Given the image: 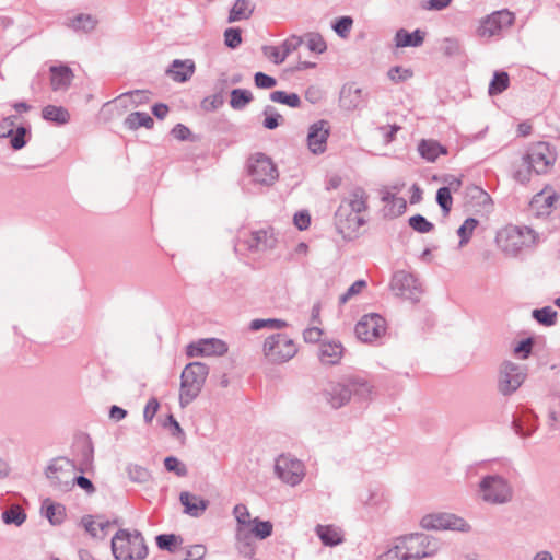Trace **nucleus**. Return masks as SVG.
<instances>
[{"mask_svg":"<svg viewBox=\"0 0 560 560\" xmlns=\"http://www.w3.org/2000/svg\"><path fill=\"white\" fill-rule=\"evenodd\" d=\"M345 348L340 341H322L317 357L324 365H336L343 355Z\"/></svg>","mask_w":560,"mask_h":560,"instance_id":"obj_23","label":"nucleus"},{"mask_svg":"<svg viewBox=\"0 0 560 560\" xmlns=\"http://www.w3.org/2000/svg\"><path fill=\"white\" fill-rule=\"evenodd\" d=\"M420 526L427 530H469L468 523L452 513L427 514L420 520Z\"/></svg>","mask_w":560,"mask_h":560,"instance_id":"obj_11","label":"nucleus"},{"mask_svg":"<svg viewBox=\"0 0 560 560\" xmlns=\"http://www.w3.org/2000/svg\"><path fill=\"white\" fill-rule=\"evenodd\" d=\"M229 350L228 343L219 338H205L187 346L186 354L194 357H221Z\"/></svg>","mask_w":560,"mask_h":560,"instance_id":"obj_16","label":"nucleus"},{"mask_svg":"<svg viewBox=\"0 0 560 560\" xmlns=\"http://www.w3.org/2000/svg\"><path fill=\"white\" fill-rule=\"evenodd\" d=\"M441 49L444 52V55L448 57H454L460 55L462 45L457 38L446 37L442 42Z\"/></svg>","mask_w":560,"mask_h":560,"instance_id":"obj_53","label":"nucleus"},{"mask_svg":"<svg viewBox=\"0 0 560 560\" xmlns=\"http://www.w3.org/2000/svg\"><path fill=\"white\" fill-rule=\"evenodd\" d=\"M254 11L249 0H236L229 14V22H236L248 19Z\"/></svg>","mask_w":560,"mask_h":560,"instance_id":"obj_33","label":"nucleus"},{"mask_svg":"<svg viewBox=\"0 0 560 560\" xmlns=\"http://www.w3.org/2000/svg\"><path fill=\"white\" fill-rule=\"evenodd\" d=\"M510 78L505 71H495L493 78L489 84V94L498 95L504 92L509 88Z\"/></svg>","mask_w":560,"mask_h":560,"instance_id":"obj_36","label":"nucleus"},{"mask_svg":"<svg viewBox=\"0 0 560 560\" xmlns=\"http://www.w3.org/2000/svg\"><path fill=\"white\" fill-rule=\"evenodd\" d=\"M247 173L255 184L271 186L279 176L276 164L264 153H256L247 161Z\"/></svg>","mask_w":560,"mask_h":560,"instance_id":"obj_9","label":"nucleus"},{"mask_svg":"<svg viewBox=\"0 0 560 560\" xmlns=\"http://www.w3.org/2000/svg\"><path fill=\"white\" fill-rule=\"evenodd\" d=\"M330 135V125L327 120H318L312 124L307 132V147L313 154H322L326 151L327 140Z\"/></svg>","mask_w":560,"mask_h":560,"instance_id":"obj_19","label":"nucleus"},{"mask_svg":"<svg viewBox=\"0 0 560 560\" xmlns=\"http://www.w3.org/2000/svg\"><path fill=\"white\" fill-rule=\"evenodd\" d=\"M535 232L528 226L508 225L495 237L498 247L508 256H516L535 243Z\"/></svg>","mask_w":560,"mask_h":560,"instance_id":"obj_6","label":"nucleus"},{"mask_svg":"<svg viewBox=\"0 0 560 560\" xmlns=\"http://www.w3.org/2000/svg\"><path fill=\"white\" fill-rule=\"evenodd\" d=\"M30 137V128H26L24 126L18 127L15 130L12 131L11 137H9L11 148L15 151L23 149L28 141L27 138Z\"/></svg>","mask_w":560,"mask_h":560,"instance_id":"obj_40","label":"nucleus"},{"mask_svg":"<svg viewBox=\"0 0 560 560\" xmlns=\"http://www.w3.org/2000/svg\"><path fill=\"white\" fill-rule=\"evenodd\" d=\"M223 105V97L221 94L207 96L201 102V108L206 112H214Z\"/></svg>","mask_w":560,"mask_h":560,"instance_id":"obj_59","label":"nucleus"},{"mask_svg":"<svg viewBox=\"0 0 560 560\" xmlns=\"http://www.w3.org/2000/svg\"><path fill=\"white\" fill-rule=\"evenodd\" d=\"M354 331L363 342H372L385 334L386 322L378 314H366L357 323Z\"/></svg>","mask_w":560,"mask_h":560,"instance_id":"obj_15","label":"nucleus"},{"mask_svg":"<svg viewBox=\"0 0 560 560\" xmlns=\"http://www.w3.org/2000/svg\"><path fill=\"white\" fill-rule=\"evenodd\" d=\"M255 536L250 527L235 528V548L237 552L247 559H253L256 555Z\"/></svg>","mask_w":560,"mask_h":560,"instance_id":"obj_21","label":"nucleus"},{"mask_svg":"<svg viewBox=\"0 0 560 560\" xmlns=\"http://www.w3.org/2000/svg\"><path fill=\"white\" fill-rule=\"evenodd\" d=\"M373 386L363 377L358 375H345L339 381H330L323 389V397L326 402L335 408L347 405L354 396L360 400L371 397Z\"/></svg>","mask_w":560,"mask_h":560,"instance_id":"obj_2","label":"nucleus"},{"mask_svg":"<svg viewBox=\"0 0 560 560\" xmlns=\"http://www.w3.org/2000/svg\"><path fill=\"white\" fill-rule=\"evenodd\" d=\"M418 151L429 162H434L441 154L447 153L446 148L435 140H421Z\"/></svg>","mask_w":560,"mask_h":560,"instance_id":"obj_30","label":"nucleus"},{"mask_svg":"<svg viewBox=\"0 0 560 560\" xmlns=\"http://www.w3.org/2000/svg\"><path fill=\"white\" fill-rule=\"evenodd\" d=\"M233 515L236 520V527H250L253 520L246 505L236 504L233 509Z\"/></svg>","mask_w":560,"mask_h":560,"instance_id":"obj_47","label":"nucleus"},{"mask_svg":"<svg viewBox=\"0 0 560 560\" xmlns=\"http://www.w3.org/2000/svg\"><path fill=\"white\" fill-rule=\"evenodd\" d=\"M195 62L191 59H175L168 69L166 70V73L175 81L179 83H184L188 81L192 74L195 73Z\"/></svg>","mask_w":560,"mask_h":560,"instance_id":"obj_25","label":"nucleus"},{"mask_svg":"<svg viewBox=\"0 0 560 560\" xmlns=\"http://www.w3.org/2000/svg\"><path fill=\"white\" fill-rule=\"evenodd\" d=\"M363 102L362 90L353 82L342 85L339 93V106L348 112L358 109Z\"/></svg>","mask_w":560,"mask_h":560,"instance_id":"obj_22","label":"nucleus"},{"mask_svg":"<svg viewBox=\"0 0 560 560\" xmlns=\"http://www.w3.org/2000/svg\"><path fill=\"white\" fill-rule=\"evenodd\" d=\"M534 341L532 338H527L518 342L514 348V353L520 355L521 359H527L532 352Z\"/></svg>","mask_w":560,"mask_h":560,"instance_id":"obj_63","label":"nucleus"},{"mask_svg":"<svg viewBox=\"0 0 560 560\" xmlns=\"http://www.w3.org/2000/svg\"><path fill=\"white\" fill-rule=\"evenodd\" d=\"M262 113L265 115L262 125L266 129L273 130L283 122V117L271 105H267Z\"/></svg>","mask_w":560,"mask_h":560,"instance_id":"obj_43","label":"nucleus"},{"mask_svg":"<svg viewBox=\"0 0 560 560\" xmlns=\"http://www.w3.org/2000/svg\"><path fill=\"white\" fill-rule=\"evenodd\" d=\"M272 524L269 521H260L258 517L253 518L250 530L257 539H266L272 534Z\"/></svg>","mask_w":560,"mask_h":560,"instance_id":"obj_44","label":"nucleus"},{"mask_svg":"<svg viewBox=\"0 0 560 560\" xmlns=\"http://www.w3.org/2000/svg\"><path fill=\"white\" fill-rule=\"evenodd\" d=\"M556 162V153L547 142H537L530 145L523 156V167L515 171L514 178L525 184L529 180L532 172L537 175L545 174Z\"/></svg>","mask_w":560,"mask_h":560,"instance_id":"obj_3","label":"nucleus"},{"mask_svg":"<svg viewBox=\"0 0 560 560\" xmlns=\"http://www.w3.org/2000/svg\"><path fill=\"white\" fill-rule=\"evenodd\" d=\"M45 516L52 525H60L66 517V509L60 503H48L45 505Z\"/></svg>","mask_w":560,"mask_h":560,"instance_id":"obj_39","label":"nucleus"},{"mask_svg":"<svg viewBox=\"0 0 560 560\" xmlns=\"http://www.w3.org/2000/svg\"><path fill=\"white\" fill-rule=\"evenodd\" d=\"M209 368L202 362L188 363L180 375V394L179 404L182 407L188 406L192 400L197 398L201 392Z\"/></svg>","mask_w":560,"mask_h":560,"instance_id":"obj_7","label":"nucleus"},{"mask_svg":"<svg viewBox=\"0 0 560 560\" xmlns=\"http://www.w3.org/2000/svg\"><path fill=\"white\" fill-rule=\"evenodd\" d=\"M264 355L271 363H284L298 352L294 341L284 334H273L264 342Z\"/></svg>","mask_w":560,"mask_h":560,"instance_id":"obj_8","label":"nucleus"},{"mask_svg":"<svg viewBox=\"0 0 560 560\" xmlns=\"http://www.w3.org/2000/svg\"><path fill=\"white\" fill-rule=\"evenodd\" d=\"M364 223L365 220L359 213L347 210L346 206H339L335 212L336 229L343 237H350Z\"/></svg>","mask_w":560,"mask_h":560,"instance_id":"obj_17","label":"nucleus"},{"mask_svg":"<svg viewBox=\"0 0 560 560\" xmlns=\"http://www.w3.org/2000/svg\"><path fill=\"white\" fill-rule=\"evenodd\" d=\"M155 541L161 550L174 552L176 547L183 542V538L175 534H161L155 537Z\"/></svg>","mask_w":560,"mask_h":560,"instance_id":"obj_38","label":"nucleus"},{"mask_svg":"<svg viewBox=\"0 0 560 560\" xmlns=\"http://www.w3.org/2000/svg\"><path fill=\"white\" fill-rule=\"evenodd\" d=\"M388 78L398 83L408 80L412 77V71L409 69H405L402 67L396 66L389 69L388 71Z\"/></svg>","mask_w":560,"mask_h":560,"instance_id":"obj_58","label":"nucleus"},{"mask_svg":"<svg viewBox=\"0 0 560 560\" xmlns=\"http://www.w3.org/2000/svg\"><path fill=\"white\" fill-rule=\"evenodd\" d=\"M436 202L441 207L444 215H448L453 203V198L448 187L444 186L438 189Z\"/></svg>","mask_w":560,"mask_h":560,"instance_id":"obj_48","label":"nucleus"},{"mask_svg":"<svg viewBox=\"0 0 560 560\" xmlns=\"http://www.w3.org/2000/svg\"><path fill=\"white\" fill-rule=\"evenodd\" d=\"M315 533L323 542L328 547H334L343 541L342 532L334 525H320L315 527Z\"/></svg>","mask_w":560,"mask_h":560,"instance_id":"obj_29","label":"nucleus"},{"mask_svg":"<svg viewBox=\"0 0 560 560\" xmlns=\"http://www.w3.org/2000/svg\"><path fill=\"white\" fill-rule=\"evenodd\" d=\"M533 317L541 325L552 326L556 323L557 311L551 306H545L542 308H536L533 311Z\"/></svg>","mask_w":560,"mask_h":560,"instance_id":"obj_41","label":"nucleus"},{"mask_svg":"<svg viewBox=\"0 0 560 560\" xmlns=\"http://www.w3.org/2000/svg\"><path fill=\"white\" fill-rule=\"evenodd\" d=\"M526 374L521 365L504 361L499 370L498 390L503 396H510L522 386Z\"/></svg>","mask_w":560,"mask_h":560,"instance_id":"obj_12","label":"nucleus"},{"mask_svg":"<svg viewBox=\"0 0 560 560\" xmlns=\"http://www.w3.org/2000/svg\"><path fill=\"white\" fill-rule=\"evenodd\" d=\"M478 494L485 503L504 505L513 500L514 487L508 477L492 472L480 478Z\"/></svg>","mask_w":560,"mask_h":560,"instance_id":"obj_4","label":"nucleus"},{"mask_svg":"<svg viewBox=\"0 0 560 560\" xmlns=\"http://www.w3.org/2000/svg\"><path fill=\"white\" fill-rule=\"evenodd\" d=\"M407 209V202L402 197H396L394 201L385 206V215L396 218L401 215Z\"/></svg>","mask_w":560,"mask_h":560,"instance_id":"obj_52","label":"nucleus"},{"mask_svg":"<svg viewBox=\"0 0 560 560\" xmlns=\"http://www.w3.org/2000/svg\"><path fill=\"white\" fill-rule=\"evenodd\" d=\"M242 43L240 28L230 27L224 31V44L232 49L237 48Z\"/></svg>","mask_w":560,"mask_h":560,"instance_id":"obj_55","label":"nucleus"},{"mask_svg":"<svg viewBox=\"0 0 560 560\" xmlns=\"http://www.w3.org/2000/svg\"><path fill=\"white\" fill-rule=\"evenodd\" d=\"M368 194L362 187H354L339 206H346L347 210L361 214L368 209Z\"/></svg>","mask_w":560,"mask_h":560,"instance_id":"obj_26","label":"nucleus"},{"mask_svg":"<svg viewBox=\"0 0 560 560\" xmlns=\"http://www.w3.org/2000/svg\"><path fill=\"white\" fill-rule=\"evenodd\" d=\"M440 548L438 538L424 533H412L397 537L393 547L381 553L377 560H422L434 557Z\"/></svg>","mask_w":560,"mask_h":560,"instance_id":"obj_1","label":"nucleus"},{"mask_svg":"<svg viewBox=\"0 0 560 560\" xmlns=\"http://www.w3.org/2000/svg\"><path fill=\"white\" fill-rule=\"evenodd\" d=\"M514 20V13L509 10L495 11L481 21L478 27V35L488 38L500 35L504 30L513 25Z\"/></svg>","mask_w":560,"mask_h":560,"instance_id":"obj_14","label":"nucleus"},{"mask_svg":"<svg viewBox=\"0 0 560 560\" xmlns=\"http://www.w3.org/2000/svg\"><path fill=\"white\" fill-rule=\"evenodd\" d=\"M16 119L18 117L15 115H11L0 121V138L11 137Z\"/></svg>","mask_w":560,"mask_h":560,"instance_id":"obj_62","label":"nucleus"},{"mask_svg":"<svg viewBox=\"0 0 560 560\" xmlns=\"http://www.w3.org/2000/svg\"><path fill=\"white\" fill-rule=\"evenodd\" d=\"M50 84L54 91H66L73 79V72L68 66L50 67Z\"/></svg>","mask_w":560,"mask_h":560,"instance_id":"obj_27","label":"nucleus"},{"mask_svg":"<svg viewBox=\"0 0 560 560\" xmlns=\"http://www.w3.org/2000/svg\"><path fill=\"white\" fill-rule=\"evenodd\" d=\"M288 324L285 320L277 319V318H268V319H254L249 324V328L253 331L260 330L262 328L269 329H281L287 327Z\"/></svg>","mask_w":560,"mask_h":560,"instance_id":"obj_45","label":"nucleus"},{"mask_svg":"<svg viewBox=\"0 0 560 560\" xmlns=\"http://www.w3.org/2000/svg\"><path fill=\"white\" fill-rule=\"evenodd\" d=\"M207 549L203 545H194L186 550L184 560H202L206 556Z\"/></svg>","mask_w":560,"mask_h":560,"instance_id":"obj_64","label":"nucleus"},{"mask_svg":"<svg viewBox=\"0 0 560 560\" xmlns=\"http://www.w3.org/2000/svg\"><path fill=\"white\" fill-rule=\"evenodd\" d=\"M255 85L259 89H271L277 85V80L264 72H256L254 75Z\"/></svg>","mask_w":560,"mask_h":560,"instance_id":"obj_60","label":"nucleus"},{"mask_svg":"<svg viewBox=\"0 0 560 560\" xmlns=\"http://www.w3.org/2000/svg\"><path fill=\"white\" fill-rule=\"evenodd\" d=\"M307 47L311 51L317 54L324 52L327 48L324 38L318 33H310L307 35Z\"/></svg>","mask_w":560,"mask_h":560,"instance_id":"obj_56","label":"nucleus"},{"mask_svg":"<svg viewBox=\"0 0 560 560\" xmlns=\"http://www.w3.org/2000/svg\"><path fill=\"white\" fill-rule=\"evenodd\" d=\"M390 289L397 296H401L411 302H418L422 294L421 284L417 278L405 271H396L390 281Z\"/></svg>","mask_w":560,"mask_h":560,"instance_id":"obj_13","label":"nucleus"},{"mask_svg":"<svg viewBox=\"0 0 560 560\" xmlns=\"http://www.w3.org/2000/svg\"><path fill=\"white\" fill-rule=\"evenodd\" d=\"M409 225L419 233H429L434 228V225L421 214L410 217Z\"/></svg>","mask_w":560,"mask_h":560,"instance_id":"obj_50","label":"nucleus"},{"mask_svg":"<svg viewBox=\"0 0 560 560\" xmlns=\"http://www.w3.org/2000/svg\"><path fill=\"white\" fill-rule=\"evenodd\" d=\"M275 472L284 483L294 487L305 477V466L302 460L282 454L276 459Z\"/></svg>","mask_w":560,"mask_h":560,"instance_id":"obj_10","label":"nucleus"},{"mask_svg":"<svg viewBox=\"0 0 560 560\" xmlns=\"http://www.w3.org/2000/svg\"><path fill=\"white\" fill-rule=\"evenodd\" d=\"M254 96L250 91L245 89H234L231 91L230 106L235 110L244 109Z\"/></svg>","mask_w":560,"mask_h":560,"instance_id":"obj_34","label":"nucleus"},{"mask_svg":"<svg viewBox=\"0 0 560 560\" xmlns=\"http://www.w3.org/2000/svg\"><path fill=\"white\" fill-rule=\"evenodd\" d=\"M179 501L184 506V512L192 517L201 516L209 506L208 500L188 491H183L179 494Z\"/></svg>","mask_w":560,"mask_h":560,"instance_id":"obj_24","label":"nucleus"},{"mask_svg":"<svg viewBox=\"0 0 560 560\" xmlns=\"http://www.w3.org/2000/svg\"><path fill=\"white\" fill-rule=\"evenodd\" d=\"M160 408V402L155 397H152L148 400L144 410H143V420L145 423H151L154 416L156 415Z\"/></svg>","mask_w":560,"mask_h":560,"instance_id":"obj_61","label":"nucleus"},{"mask_svg":"<svg viewBox=\"0 0 560 560\" xmlns=\"http://www.w3.org/2000/svg\"><path fill=\"white\" fill-rule=\"evenodd\" d=\"M112 552L116 560H144L148 547L140 532L119 529L112 538Z\"/></svg>","mask_w":560,"mask_h":560,"instance_id":"obj_5","label":"nucleus"},{"mask_svg":"<svg viewBox=\"0 0 560 560\" xmlns=\"http://www.w3.org/2000/svg\"><path fill=\"white\" fill-rule=\"evenodd\" d=\"M353 25L351 16H341L332 24V30L341 37L347 38Z\"/></svg>","mask_w":560,"mask_h":560,"instance_id":"obj_49","label":"nucleus"},{"mask_svg":"<svg viewBox=\"0 0 560 560\" xmlns=\"http://www.w3.org/2000/svg\"><path fill=\"white\" fill-rule=\"evenodd\" d=\"M72 467V464L69 459L66 458H56L50 462L46 469V477L49 479L50 485L58 490L69 491L71 489V478L68 475L65 478V472H68V469Z\"/></svg>","mask_w":560,"mask_h":560,"instance_id":"obj_18","label":"nucleus"},{"mask_svg":"<svg viewBox=\"0 0 560 560\" xmlns=\"http://www.w3.org/2000/svg\"><path fill=\"white\" fill-rule=\"evenodd\" d=\"M70 26L74 31L91 32L96 26V20L90 14H78L71 20Z\"/></svg>","mask_w":560,"mask_h":560,"instance_id":"obj_42","label":"nucleus"},{"mask_svg":"<svg viewBox=\"0 0 560 560\" xmlns=\"http://www.w3.org/2000/svg\"><path fill=\"white\" fill-rule=\"evenodd\" d=\"M126 470L130 480L135 482H145L150 477L149 470L139 465L130 464Z\"/></svg>","mask_w":560,"mask_h":560,"instance_id":"obj_51","label":"nucleus"},{"mask_svg":"<svg viewBox=\"0 0 560 560\" xmlns=\"http://www.w3.org/2000/svg\"><path fill=\"white\" fill-rule=\"evenodd\" d=\"M365 287H366L365 280H357L349 287V289L343 294L340 295L339 303L340 304L347 303L354 295L359 294Z\"/></svg>","mask_w":560,"mask_h":560,"instance_id":"obj_57","label":"nucleus"},{"mask_svg":"<svg viewBox=\"0 0 560 560\" xmlns=\"http://www.w3.org/2000/svg\"><path fill=\"white\" fill-rule=\"evenodd\" d=\"M478 225V220L474 218H468L464 221V223L458 228L457 234L459 236V245L463 246L467 244L471 237L474 230Z\"/></svg>","mask_w":560,"mask_h":560,"instance_id":"obj_46","label":"nucleus"},{"mask_svg":"<svg viewBox=\"0 0 560 560\" xmlns=\"http://www.w3.org/2000/svg\"><path fill=\"white\" fill-rule=\"evenodd\" d=\"M425 33L421 30L408 32L405 28H399L395 36L394 42L397 48L404 47H420L424 42Z\"/></svg>","mask_w":560,"mask_h":560,"instance_id":"obj_28","label":"nucleus"},{"mask_svg":"<svg viewBox=\"0 0 560 560\" xmlns=\"http://www.w3.org/2000/svg\"><path fill=\"white\" fill-rule=\"evenodd\" d=\"M1 518L7 525L21 526L26 520V514L20 505L14 504L2 512Z\"/></svg>","mask_w":560,"mask_h":560,"instance_id":"obj_35","label":"nucleus"},{"mask_svg":"<svg viewBox=\"0 0 560 560\" xmlns=\"http://www.w3.org/2000/svg\"><path fill=\"white\" fill-rule=\"evenodd\" d=\"M124 125L130 130H137L140 127L151 129L154 120L148 113L133 112L126 117Z\"/></svg>","mask_w":560,"mask_h":560,"instance_id":"obj_31","label":"nucleus"},{"mask_svg":"<svg viewBox=\"0 0 560 560\" xmlns=\"http://www.w3.org/2000/svg\"><path fill=\"white\" fill-rule=\"evenodd\" d=\"M42 116L45 120L60 125L67 124L70 119V114L65 107L55 105L45 106L42 110Z\"/></svg>","mask_w":560,"mask_h":560,"instance_id":"obj_32","label":"nucleus"},{"mask_svg":"<svg viewBox=\"0 0 560 560\" xmlns=\"http://www.w3.org/2000/svg\"><path fill=\"white\" fill-rule=\"evenodd\" d=\"M164 467L167 471L175 472L179 477L187 475V467L174 456L164 459Z\"/></svg>","mask_w":560,"mask_h":560,"instance_id":"obj_54","label":"nucleus"},{"mask_svg":"<svg viewBox=\"0 0 560 560\" xmlns=\"http://www.w3.org/2000/svg\"><path fill=\"white\" fill-rule=\"evenodd\" d=\"M243 244L248 250L260 253L272 248L276 244V238L270 231L258 230L250 232L249 235L243 241Z\"/></svg>","mask_w":560,"mask_h":560,"instance_id":"obj_20","label":"nucleus"},{"mask_svg":"<svg viewBox=\"0 0 560 560\" xmlns=\"http://www.w3.org/2000/svg\"><path fill=\"white\" fill-rule=\"evenodd\" d=\"M269 97L275 103L284 104L292 108H298L301 105V98L296 93H287L284 91H273L270 93Z\"/></svg>","mask_w":560,"mask_h":560,"instance_id":"obj_37","label":"nucleus"}]
</instances>
